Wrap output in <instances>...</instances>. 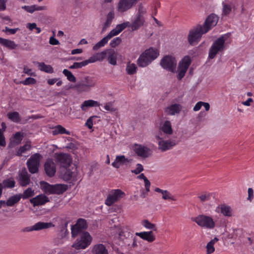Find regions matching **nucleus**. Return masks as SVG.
Segmentation results:
<instances>
[{"label": "nucleus", "mask_w": 254, "mask_h": 254, "mask_svg": "<svg viewBox=\"0 0 254 254\" xmlns=\"http://www.w3.org/2000/svg\"><path fill=\"white\" fill-rule=\"evenodd\" d=\"M159 55V51L156 49L150 48L142 53L137 59L139 66L145 67L156 59Z\"/></svg>", "instance_id": "obj_1"}, {"label": "nucleus", "mask_w": 254, "mask_h": 254, "mask_svg": "<svg viewBox=\"0 0 254 254\" xmlns=\"http://www.w3.org/2000/svg\"><path fill=\"white\" fill-rule=\"evenodd\" d=\"M97 84V79L94 76H85L74 86L79 92H88Z\"/></svg>", "instance_id": "obj_2"}, {"label": "nucleus", "mask_w": 254, "mask_h": 254, "mask_svg": "<svg viewBox=\"0 0 254 254\" xmlns=\"http://www.w3.org/2000/svg\"><path fill=\"white\" fill-rule=\"evenodd\" d=\"M41 189L47 194L63 193L67 190V186L62 184L50 185L46 182H41Z\"/></svg>", "instance_id": "obj_3"}, {"label": "nucleus", "mask_w": 254, "mask_h": 254, "mask_svg": "<svg viewBox=\"0 0 254 254\" xmlns=\"http://www.w3.org/2000/svg\"><path fill=\"white\" fill-rule=\"evenodd\" d=\"M225 36L222 35L216 39L211 46L208 53V58L214 59L219 53H222L225 49Z\"/></svg>", "instance_id": "obj_4"}, {"label": "nucleus", "mask_w": 254, "mask_h": 254, "mask_svg": "<svg viewBox=\"0 0 254 254\" xmlns=\"http://www.w3.org/2000/svg\"><path fill=\"white\" fill-rule=\"evenodd\" d=\"M205 33L206 32H204V30L201 25H197L190 29L188 36L189 44L192 45L194 43H197L200 40L202 35Z\"/></svg>", "instance_id": "obj_5"}, {"label": "nucleus", "mask_w": 254, "mask_h": 254, "mask_svg": "<svg viewBox=\"0 0 254 254\" xmlns=\"http://www.w3.org/2000/svg\"><path fill=\"white\" fill-rule=\"evenodd\" d=\"M192 221L195 222L200 227L207 229H212L215 226V223L212 218L205 215H199L198 216L192 218Z\"/></svg>", "instance_id": "obj_6"}, {"label": "nucleus", "mask_w": 254, "mask_h": 254, "mask_svg": "<svg viewBox=\"0 0 254 254\" xmlns=\"http://www.w3.org/2000/svg\"><path fill=\"white\" fill-rule=\"evenodd\" d=\"M92 240L90 234L87 232H84L72 245V247L76 250L84 249L90 245Z\"/></svg>", "instance_id": "obj_7"}, {"label": "nucleus", "mask_w": 254, "mask_h": 254, "mask_svg": "<svg viewBox=\"0 0 254 254\" xmlns=\"http://www.w3.org/2000/svg\"><path fill=\"white\" fill-rule=\"evenodd\" d=\"M177 63V61L174 57L166 55L161 60L160 65L164 69L174 72L176 67Z\"/></svg>", "instance_id": "obj_8"}, {"label": "nucleus", "mask_w": 254, "mask_h": 254, "mask_svg": "<svg viewBox=\"0 0 254 254\" xmlns=\"http://www.w3.org/2000/svg\"><path fill=\"white\" fill-rule=\"evenodd\" d=\"M41 156L40 154L35 153L27 160L26 163L27 168L31 174H35L38 172Z\"/></svg>", "instance_id": "obj_9"}, {"label": "nucleus", "mask_w": 254, "mask_h": 254, "mask_svg": "<svg viewBox=\"0 0 254 254\" xmlns=\"http://www.w3.org/2000/svg\"><path fill=\"white\" fill-rule=\"evenodd\" d=\"M125 196L124 191L120 189L113 190L108 195L105 203L108 206H111Z\"/></svg>", "instance_id": "obj_10"}, {"label": "nucleus", "mask_w": 254, "mask_h": 254, "mask_svg": "<svg viewBox=\"0 0 254 254\" xmlns=\"http://www.w3.org/2000/svg\"><path fill=\"white\" fill-rule=\"evenodd\" d=\"M133 149L137 156L143 158H147L151 154V150L147 146L141 144H134Z\"/></svg>", "instance_id": "obj_11"}, {"label": "nucleus", "mask_w": 254, "mask_h": 254, "mask_svg": "<svg viewBox=\"0 0 254 254\" xmlns=\"http://www.w3.org/2000/svg\"><path fill=\"white\" fill-rule=\"evenodd\" d=\"M155 137L159 140L158 149L162 152H164L171 149L176 144L175 140H164L159 135H156Z\"/></svg>", "instance_id": "obj_12"}, {"label": "nucleus", "mask_w": 254, "mask_h": 254, "mask_svg": "<svg viewBox=\"0 0 254 254\" xmlns=\"http://www.w3.org/2000/svg\"><path fill=\"white\" fill-rule=\"evenodd\" d=\"M219 17L215 14H211L209 15L204 22L203 25H201L204 32H208L213 27L216 25Z\"/></svg>", "instance_id": "obj_13"}, {"label": "nucleus", "mask_w": 254, "mask_h": 254, "mask_svg": "<svg viewBox=\"0 0 254 254\" xmlns=\"http://www.w3.org/2000/svg\"><path fill=\"white\" fill-rule=\"evenodd\" d=\"M120 33L116 28L112 29L106 36L102 39L93 47V50L97 51L100 48L104 47L110 39L113 37L118 35Z\"/></svg>", "instance_id": "obj_14"}, {"label": "nucleus", "mask_w": 254, "mask_h": 254, "mask_svg": "<svg viewBox=\"0 0 254 254\" xmlns=\"http://www.w3.org/2000/svg\"><path fill=\"white\" fill-rule=\"evenodd\" d=\"M55 158L57 162L60 163L61 166L64 168L69 166L71 162V158L67 153H56L55 154Z\"/></svg>", "instance_id": "obj_15"}, {"label": "nucleus", "mask_w": 254, "mask_h": 254, "mask_svg": "<svg viewBox=\"0 0 254 254\" xmlns=\"http://www.w3.org/2000/svg\"><path fill=\"white\" fill-rule=\"evenodd\" d=\"M138 0H120L117 7L120 12H124L130 9L135 5Z\"/></svg>", "instance_id": "obj_16"}, {"label": "nucleus", "mask_w": 254, "mask_h": 254, "mask_svg": "<svg viewBox=\"0 0 254 254\" xmlns=\"http://www.w3.org/2000/svg\"><path fill=\"white\" fill-rule=\"evenodd\" d=\"M145 16H140L135 15L131 22H129V27L132 31H136L143 26L145 23Z\"/></svg>", "instance_id": "obj_17"}, {"label": "nucleus", "mask_w": 254, "mask_h": 254, "mask_svg": "<svg viewBox=\"0 0 254 254\" xmlns=\"http://www.w3.org/2000/svg\"><path fill=\"white\" fill-rule=\"evenodd\" d=\"M44 167L45 173L48 177L52 178L55 176L56 172V166L52 159H48L46 160Z\"/></svg>", "instance_id": "obj_18"}, {"label": "nucleus", "mask_w": 254, "mask_h": 254, "mask_svg": "<svg viewBox=\"0 0 254 254\" xmlns=\"http://www.w3.org/2000/svg\"><path fill=\"white\" fill-rule=\"evenodd\" d=\"M131 161V159L126 158L124 155H117L112 165L113 167L119 169L122 166L127 165Z\"/></svg>", "instance_id": "obj_19"}, {"label": "nucleus", "mask_w": 254, "mask_h": 254, "mask_svg": "<svg viewBox=\"0 0 254 254\" xmlns=\"http://www.w3.org/2000/svg\"><path fill=\"white\" fill-rule=\"evenodd\" d=\"M18 180L19 185L22 187H26L30 184V176L25 168L19 173Z\"/></svg>", "instance_id": "obj_20"}, {"label": "nucleus", "mask_w": 254, "mask_h": 254, "mask_svg": "<svg viewBox=\"0 0 254 254\" xmlns=\"http://www.w3.org/2000/svg\"><path fill=\"white\" fill-rule=\"evenodd\" d=\"M49 201V198L45 194H39L30 200V202L34 206L44 205Z\"/></svg>", "instance_id": "obj_21"}, {"label": "nucleus", "mask_w": 254, "mask_h": 254, "mask_svg": "<svg viewBox=\"0 0 254 254\" xmlns=\"http://www.w3.org/2000/svg\"><path fill=\"white\" fill-rule=\"evenodd\" d=\"M182 109V106L180 104H172L165 109V112L168 115L174 116L179 114Z\"/></svg>", "instance_id": "obj_22"}, {"label": "nucleus", "mask_w": 254, "mask_h": 254, "mask_svg": "<svg viewBox=\"0 0 254 254\" xmlns=\"http://www.w3.org/2000/svg\"><path fill=\"white\" fill-rule=\"evenodd\" d=\"M217 213H221L224 216L231 217L232 216V209L230 206L225 204L219 205L215 209Z\"/></svg>", "instance_id": "obj_23"}, {"label": "nucleus", "mask_w": 254, "mask_h": 254, "mask_svg": "<svg viewBox=\"0 0 254 254\" xmlns=\"http://www.w3.org/2000/svg\"><path fill=\"white\" fill-rule=\"evenodd\" d=\"M135 235L149 243L153 242L155 240V237L153 235V233L152 231L139 233L137 232L135 233Z\"/></svg>", "instance_id": "obj_24"}, {"label": "nucleus", "mask_w": 254, "mask_h": 254, "mask_svg": "<svg viewBox=\"0 0 254 254\" xmlns=\"http://www.w3.org/2000/svg\"><path fill=\"white\" fill-rule=\"evenodd\" d=\"M52 222H38L33 225L34 231H40L54 227Z\"/></svg>", "instance_id": "obj_25"}, {"label": "nucleus", "mask_w": 254, "mask_h": 254, "mask_svg": "<svg viewBox=\"0 0 254 254\" xmlns=\"http://www.w3.org/2000/svg\"><path fill=\"white\" fill-rule=\"evenodd\" d=\"M107 60L111 64H117V53L113 49H108L107 52Z\"/></svg>", "instance_id": "obj_26"}, {"label": "nucleus", "mask_w": 254, "mask_h": 254, "mask_svg": "<svg viewBox=\"0 0 254 254\" xmlns=\"http://www.w3.org/2000/svg\"><path fill=\"white\" fill-rule=\"evenodd\" d=\"M0 44L9 50L16 49L17 45L13 41L0 37Z\"/></svg>", "instance_id": "obj_27"}, {"label": "nucleus", "mask_w": 254, "mask_h": 254, "mask_svg": "<svg viewBox=\"0 0 254 254\" xmlns=\"http://www.w3.org/2000/svg\"><path fill=\"white\" fill-rule=\"evenodd\" d=\"M100 103L93 100H88L84 101L81 105V109L83 111H86L88 108L93 107H99Z\"/></svg>", "instance_id": "obj_28"}, {"label": "nucleus", "mask_w": 254, "mask_h": 254, "mask_svg": "<svg viewBox=\"0 0 254 254\" xmlns=\"http://www.w3.org/2000/svg\"><path fill=\"white\" fill-rule=\"evenodd\" d=\"M107 50L103 51L100 53H98L92 57H91L89 60L90 63H94L96 61H102L107 56Z\"/></svg>", "instance_id": "obj_29"}, {"label": "nucleus", "mask_w": 254, "mask_h": 254, "mask_svg": "<svg viewBox=\"0 0 254 254\" xmlns=\"http://www.w3.org/2000/svg\"><path fill=\"white\" fill-rule=\"evenodd\" d=\"M160 129L166 134L171 135L173 133L171 123L169 121H165L160 127Z\"/></svg>", "instance_id": "obj_30"}, {"label": "nucleus", "mask_w": 254, "mask_h": 254, "mask_svg": "<svg viewBox=\"0 0 254 254\" xmlns=\"http://www.w3.org/2000/svg\"><path fill=\"white\" fill-rule=\"evenodd\" d=\"M115 17V13L112 10L110 11L106 17V20L104 24L102 31H105L107 28L110 26L113 20Z\"/></svg>", "instance_id": "obj_31"}, {"label": "nucleus", "mask_w": 254, "mask_h": 254, "mask_svg": "<svg viewBox=\"0 0 254 254\" xmlns=\"http://www.w3.org/2000/svg\"><path fill=\"white\" fill-rule=\"evenodd\" d=\"M191 63V60L189 56H186L179 64L178 68L188 70Z\"/></svg>", "instance_id": "obj_32"}, {"label": "nucleus", "mask_w": 254, "mask_h": 254, "mask_svg": "<svg viewBox=\"0 0 254 254\" xmlns=\"http://www.w3.org/2000/svg\"><path fill=\"white\" fill-rule=\"evenodd\" d=\"M38 64V68L42 71L46 73H52L54 72V68L51 65L46 64L44 63H37Z\"/></svg>", "instance_id": "obj_33"}, {"label": "nucleus", "mask_w": 254, "mask_h": 254, "mask_svg": "<svg viewBox=\"0 0 254 254\" xmlns=\"http://www.w3.org/2000/svg\"><path fill=\"white\" fill-rule=\"evenodd\" d=\"M93 252L94 254H108V251L103 244L95 245L93 248Z\"/></svg>", "instance_id": "obj_34"}, {"label": "nucleus", "mask_w": 254, "mask_h": 254, "mask_svg": "<svg viewBox=\"0 0 254 254\" xmlns=\"http://www.w3.org/2000/svg\"><path fill=\"white\" fill-rule=\"evenodd\" d=\"M21 199L19 194H16L9 197L7 200V206H12L18 202Z\"/></svg>", "instance_id": "obj_35"}, {"label": "nucleus", "mask_w": 254, "mask_h": 254, "mask_svg": "<svg viewBox=\"0 0 254 254\" xmlns=\"http://www.w3.org/2000/svg\"><path fill=\"white\" fill-rule=\"evenodd\" d=\"M70 131L66 130V129L61 125H58L55 127L54 129L53 130V134L57 135L58 134H65L67 135L70 134Z\"/></svg>", "instance_id": "obj_36"}, {"label": "nucleus", "mask_w": 254, "mask_h": 254, "mask_svg": "<svg viewBox=\"0 0 254 254\" xmlns=\"http://www.w3.org/2000/svg\"><path fill=\"white\" fill-rule=\"evenodd\" d=\"M137 66L135 64L128 62L127 65L126 71L129 75L134 74L137 71Z\"/></svg>", "instance_id": "obj_37"}, {"label": "nucleus", "mask_w": 254, "mask_h": 254, "mask_svg": "<svg viewBox=\"0 0 254 254\" xmlns=\"http://www.w3.org/2000/svg\"><path fill=\"white\" fill-rule=\"evenodd\" d=\"M218 241V239L215 237L208 243L206 246L207 254H211L214 252L215 248L214 247V245Z\"/></svg>", "instance_id": "obj_38"}, {"label": "nucleus", "mask_w": 254, "mask_h": 254, "mask_svg": "<svg viewBox=\"0 0 254 254\" xmlns=\"http://www.w3.org/2000/svg\"><path fill=\"white\" fill-rule=\"evenodd\" d=\"M7 117L9 119L15 123H19L21 121L19 114L17 112H13L8 113Z\"/></svg>", "instance_id": "obj_39"}, {"label": "nucleus", "mask_w": 254, "mask_h": 254, "mask_svg": "<svg viewBox=\"0 0 254 254\" xmlns=\"http://www.w3.org/2000/svg\"><path fill=\"white\" fill-rule=\"evenodd\" d=\"M19 194L21 196V198H22L24 199H27L34 195V191L32 188H28L24 191L22 194L19 193Z\"/></svg>", "instance_id": "obj_40"}, {"label": "nucleus", "mask_w": 254, "mask_h": 254, "mask_svg": "<svg viewBox=\"0 0 254 254\" xmlns=\"http://www.w3.org/2000/svg\"><path fill=\"white\" fill-rule=\"evenodd\" d=\"M3 188H13L15 186V182L12 179L4 180L1 183Z\"/></svg>", "instance_id": "obj_41"}, {"label": "nucleus", "mask_w": 254, "mask_h": 254, "mask_svg": "<svg viewBox=\"0 0 254 254\" xmlns=\"http://www.w3.org/2000/svg\"><path fill=\"white\" fill-rule=\"evenodd\" d=\"M71 236L73 238H75L77 237L78 235L81 234L82 233H83L84 231L82 229L78 227H76L75 225H74L72 226L71 229Z\"/></svg>", "instance_id": "obj_42"}, {"label": "nucleus", "mask_w": 254, "mask_h": 254, "mask_svg": "<svg viewBox=\"0 0 254 254\" xmlns=\"http://www.w3.org/2000/svg\"><path fill=\"white\" fill-rule=\"evenodd\" d=\"M63 73L66 77L68 81L72 82L76 81V77L73 75L72 72L68 69H64Z\"/></svg>", "instance_id": "obj_43"}, {"label": "nucleus", "mask_w": 254, "mask_h": 254, "mask_svg": "<svg viewBox=\"0 0 254 254\" xmlns=\"http://www.w3.org/2000/svg\"><path fill=\"white\" fill-rule=\"evenodd\" d=\"M142 225L148 229L152 230L153 231H156L157 227L154 224L151 223L148 220H143L142 221Z\"/></svg>", "instance_id": "obj_44"}, {"label": "nucleus", "mask_w": 254, "mask_h": 254, "mask_svg": "<svg viewBox=\"0 0 254 254\" xmlns=\"http://www.w3.org/2000/svg\"><path fill=\"white\" fill-rule=\"evenodd\" d=\"M75 225L76 227H79L83 231H84L87 227L86 221L82 218L78 219Z\"/></svg>", "instance_id": "obj_45"}, {"label": "nucleus", "mask_w": 254, "mask_h": 254, "mask_svg": "<svg viewBox=\"0 0 254 254\" xmlns=\"http://www.w3.org/2000/svg\"><path fill=\"white\" fill-rule=\"evenodd\" d=\"M31 145L29 144L26 143L22 146H21L16 152V155L21 156L22 153L25 152L27 150L30 149Z\"/></svg>", "instance_id": "obj_46"}, {"label": "nucleus", "mask_w": 254, "mask_h": 254, "mask_svg": "<svg viewBox=\"0 0 254 254\" xmlns=\"http://www.w3.org/2000/svg\"><path fill=\"white\" fill-rule=\"evenodd\" d=\"M223 11L222 14L224 15H227L230 13L232 10L231 5L226 4L224 2L222 3Z\"/></svg>", "instance_id": "obj_47"}, {"label": "nucleus", "mask_w": 254, "mask_h": 254, "mask_svg": "<svg viewBox=\"0 0 254 254\" xmlns=\"http://www.w3.org/2000/svg\"><path fill=\"white\" fill-rule=\"evenodd\" d=\"M132 234L127 228L122 229L119 233V236L121 238L124 237L125 238H128L130 237H132Z\"/></svg>", "instance_id": "obj_48"}, {"label": "nucleus", "mask_w": 254, "mask_h": 254, "mask_svg": "<svg viewBox=\"0 0 254 254\" xmlns=\"http://www.w3.org/2000/svg\"><path fill=\"white\" fill-rule=\"evenodd\" d=\"M129 22L127 21V22H124L123 23L118 24L116 26L115 28L120 33L122 31H123L127 27H129Z\"/></svg>", "instance_id": "obj_49"}, {"label": "nucleus", "mask_w": 254, "mask_h": 254, "mask_svg": "<svg viewBox=\"0 0 254 254\" xmlns=\"http://www.w3.org/2000/svg\"><path fill=\"white\" fill-rule=\"evenodd\" d=\"M162 198L165 200H172L174 201L176 200L175 197L167 190H164V193L162 194Z\"/></svg>", "instance_id": "obj_50"}, {"label": "nucleus", "mask_w": 254, "mask_h": 254, "mask_svg": "<svg viewBox=\"0 0 254 254\" xmlns=\"http://www.w3.org/2000/svg\"><path fill=\"white\" fill-rule=\"evenodd\" d=\"M72 172L70 170L66 169L63 175L64 180L65 181L71 180L72 177Z\"/></svg>", "instance_id": "obj_51"}, {"label": "nucleus", "mask_w": 254, "mask_h": 254, "mask_svg": "<svg viewBox=\"0 0 254 254\" xmlns=\"http://www.w3.org/2000/svg\"><path fill=\"white\" fill-rule=\"evenodd\" d=\"M146 13V9L143 6L142 3H140L138 5V11L135 15L140 16H144V15Z\"/></svg>", "instance_id": "obj_52"}, {"label": "nucleus", "mask_w": 254, "mask_h": 254, "mask_svg": "<svg viewBox=\"0 0 254 254\" xmlns=\"http://www.w3.org/2000/svg\"><path fill=\"white\" fill-rule=\"evenodd\" d=\"M36 83L35 79L32 77L26 78L24 80L21 81V83L23 85H27L30 84H34Z\"/></svg>", "instance_id": "obj_53"}, {"label": "nucleus", "mask_w": 254, "mask_h": 254, "mask_svg": "<svg viewBox=\"0 0 254 254\" xmlns=\"http://www.w3.org/2000/svg\"><path fill=\"white\" fill-rule=\"evenodd\" d=\"M211 196V193L205 192L199 195L198 197L202 202H204L209 200L210 199Z\"/></svg>", "instance_id": "obj_54"}, {"label": "nucleus", "mask_w": 254, "mask_h": 254, "mask_svg": "<svg viewBox=\"0 0 254 254\" xmlns=\"http://www.w3.org/2000/svg\"><path fill=\"white\" fill-rule=\"evenodd\" d=\"M122 39L120 37H116L113 39L110 42V45L112 48H115L120 44Z\"/></svg>", "instance_id": "obj_55"}, {"label": "nucleus", "mask_w": 254, "mask_h": 254, "mask_svg": "<svg viewBox=\"0 0 254 254\" xmlns=\"http://www.w3.org/2000/svg\"><path fill=\"white\" fill-rule=\"evenodd\" d=\"M97 118L96 116H93L88 118L85 123V126L87 127L88 128L91 129L93 127V119Z\"/></svg>", "instance_id": "obj_56"}, {"label": "nucleus", "mask_w": 254, "mask_h": 254, "mask_svg": "<svg viewBox=\"0 0 254 254\" xmlns=\"http://www.w3.org/2000/svg\"><path fill=\"white\" fill-rule=\"evenodd\" d=\"M143 171V166L141 164L138 163L136 165V168L135 169L132 170L131 172L136 175L139 174L142 171Z\"/></svg>", "instance_id": "obj_57"}, {"label": "nucleus", "mask_w": 254, "mask_h": 254, "mask_svg": "<svg viewBox=\"0 0 254 254\" xmlns=\"http://www.w3.org/2000/svg\"><path fill=\"white\" fill-rule=\"evenodd\" d=\"M90 63V62L89 61V59H88L79 63L75 62V65L76 68H80L83 66L87 65L88 64Z\"/></svg>", "instance_id": "obj_58"}, {"label": "nucleus", "mask_w": 254, "mask_h": 254, "mask_svg": "<svg viewBox=\"0 0 254 254\" xmlns=\"http://www.w3.org/2000/svg\"><path fill=\"white\" fill-rule=\"evenodd\" d=\"M6 145L5 137L3 131L0 129V146L4 147Z\"/></svg>", "instance_id": "obj_59"}, {"label": "nucleus", "mask_w": 254, "mask_h": 254, "mask_svg": "<svg viewBox=\"0 0 254 254\" xmlns=\"http://www.w3.org/2000/svg\"><path fill=\"white\" fill-rule=\"evenodd\" d=\"M178 74L177 75V78L179 80H181L185 75L187 70L183 69L178 68Z\"/></svg>", "instance_id": "obj_60"}, {"label": "nucleus", "mask_w": 254, "mask_h": 254, "mask_svg": "<svg viewBox=\"0 0 254 254\" xmlns=\"http://www.w3.org/2000/svg\"><path fill=\"white\" fill-rule=\"evenodd\" d=\"M34 7H35L34 5H32L31 6L25 5V6H22L23 9H25L27 12L31 13H33L35 11Z\"/></svg>", "instance_id": "obj_61"}, {"label": "nucleus", "mask_w": 254, "mask_h": 254, "mask_svg": "<svg viewBox=\"0 0 254 254\" xmlns=\"http://www.w3.org/2000/svg\"><path fill=\"white\" fill-rule=\"evenodd\" d=\"M19 30L18 28L11 29L9 28L8 27H5V30H3V31H4L5 32H8L10 34H14Z\"/></svg>", "instance_id": "obj_62"}, {"label": "nucleus", "mask_w": 254, "mask_h": 254, "mask_svg": "<svg viewBox=\"0 0 254 254\" xmlns=\"http://www.w3.org/2000/svg\"><path fill=\"white\" fill-rule=\"evenodd\" d=\"M104 108L106 110L110 112H114L115 111V109L113 107L112 104L111 102L106 103L104 106Z\"/></svg>", "instance_id": "obj_63"}, {"label": "nucleus", "mask_w": 254, "mask_h": 254, "mask_svg": "<svg viewBox=\"0 0 254 254\" xmlns=\"http://www.w3.org/2000/svg\"><path fill=\"white\" fill-rule=\"evenodd\" d=\"M49 43L52 45H58L60 44L59 41L54 36L51 37L49 40Z\"/></svg>", "instance_id": "obj_64"}]
</instances>
